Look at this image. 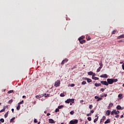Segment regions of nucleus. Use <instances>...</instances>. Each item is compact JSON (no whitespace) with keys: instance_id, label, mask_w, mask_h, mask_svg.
I'll return each instance as SVG.
<instances>
[{"instance_id":"obj_1","label":"nucleus","mask_w":124,"mask_h":124,"mask_svg":"<svg viewBox=\"0 0 124 124\" xmlns=\"http://www.w3.org/2000/svg\"><path fill=\"white\" fill-rule=\"evenodd\" d=\"M107 82L108 85H112V84L114 83V81H113V78H108Z\"/></svg>"},{"instance_id":"obj_2","label":"nucleus","mask_w":124,"mask_h":124,"mask_svg":"<svg viewBox=\"0 0 124 124\" xmlns=\"http://www.w3.org/2000/svg\"><path fill=\"white\" fill-rule=\"evenodd\" d=\"M78 124V120H71L69 122V124Z\"/></svg>"},{"instance_id":"obj_3","label":"nucleus","mask_w":124,"mask_h":124,"mask_svg":"<svg viewBox=\"0 0 124 124\" xmlns=\"http://www.w3.org/2000/svg\"><path fill=\"white\" fill-rule=\"evenodd\" d=\"M60 85H61V81L58 80H57L55 83H54V86L57 87H60Z\"/></svg>"},{"instance_id":"obj_4","label":"nucleus","mask_w":124,"mask_h":124,"mask_svg":"<svg viewBox=\"0 0 124 124\" xmlns=\"http://www.w3.org/2000/svg\"><path fill=\"white\" fill-rule=\"evenodd\" d=\"M67 62H68V59L65 58L64 60H63L62 62H61V64L62 65H63V64H64L65 63Z\"/></svg>"},{"instance_id":"obj_5","label":"nucleus","mask_w":124,"mask_h":124,"mask_svg":"<svg viewBox=\"0 0 124 124\" xmlns=\"http://www.w3.org/2000/svg\"><path fill=\"white\" fill-rule=\"evenodd\" d=\"M102 85H105V86H108V81H101Z\"/></svg>"},{"instance_id":"obj_6","label":"nucleus","mask_w":124,"mask_h":124,"mask_svg":"<svg viewBox=\"0 0 124 124\" xmlns=\"http://www.w3.org/2000/svg\"><path fill=\"white\" fill-rule=\"evenodd\" d=\"M100 77L101 78H108V75H107L106 74H105L100 76Z\"/></svg>"},{"instance_id":"obj_7","label":"nucleus","mask_w":124,"mask_h":124,"mask_svg":"<svg viewBox=\"0 0 124 124\" xmlns=\"http://www.w3.org/2000/svg\"><path fill=\"white\" fill-rule=\"evenodd\" d=\"M94 76H95V74H94V75L92 76V79H93V80H99V78Z\"/></svg>"},{"instance_id":"obj_8","label":"nucleus","mask_w":124,"mask_h":124,"mask_svg":"<svg viewBox=\"0 0 124 124\" xmlns=\"http://www.w3.org/2000/svg\"><path fill=\"white\" fill-rule=\"evenodd\" d=\"M95 99H97V101H100V100H102V97H99L97 96H95L94 97Z\"/></svg>"},{"instance_id":"obj_9","label":"nucleus","mask_w":124,"mask_h":124,"mask_svg":"<svg viewBox=\"0 0 124 124\" xmlns=\"http://www.w3.org/2000/svg\"><path fill=\"white\" fill-rule=\"evenodd\" d=\"M49 123V124H55V121L53 120L52 119H48Z\"/></svg>"},{"instance_id":"obj_10","label":"nucleus","mask_w":124,"mask_h":124,"mask_svg":"<svg viewBox=\"0 0 124 124\" xmlns=\"http://www.w3.org/2000/svg\"><path fill=\"white\" fill-rule=\"evenodd\" d=\"M78 41L80 44H84V43H86V40H78Z\"/></svg>"},{"instance_id":"obj_11","label":"nucleus","mask_w":124,"mask_h":124,"mask_svg":"<svg viewBox=\"0 0 124 124\" xmlns=\"http://www.w3.org/2000/svg\"><path fill=\"white\" fill-rule=\"evenodd\" d=\"M110 114H111L110 110H108L107 111H106V115H107V116H110Z\"/></svg>"},{"instance_id":"obj_12","label":"nucleus","mask_w":124,"mask_h":124,"mask_svg":"<svg viewBox=\"0 0 124 124\" xmlns=\"http://www.w3.org/2000/svg\"><path fill=\"white\" fill-rule=\"evenodd\" d=\"M43 96H44V95H37L35 97L37 99H39V98H41V97H43Z\"/></svg>"},{"instance_id":"obj_13","label":"nucleus","mask_w":124,"mask_h":124,"mask_svg":"<svg viewBox=\"0 0 124 124\" xmlns=\"http://www.w3.org/2000/svg\"><path fill=\"white\" fill-rule=\"evenodd\" d=\"M111 122V120H110V119H108L107 121H106L104 123L105 124H110Z\"/></svg>"},{"instance_id":"obj_14","label":"nucleus","mask_w":124,"mask_h":124,"mask_svg":"<svg viewBox=\"0 0 124 124\" xmlns=\"http://www.w3.org/2000/svg\"><path fill=\"white\" fill-rule=\"evenodd\" d=\"M118 39H121V38H124V34L121 35L117 37Z\"/></svg>"},{"instance_id":"obj_15","label":"nucleus","mask_w":124,"mask_h":124,"mask_svg":"<svg viewBox=\"0 0 124 124\" xmlns=\"http://www.w3.org/2000/svg\"><path fill=\"white\" fill-rule=\"evenodd\" d=\"M65 102V103H70V102H71V99H68Z\"/></svg>"},{"instance_id":"obj_16","label":"nucleus","mask_w":124,"mask_h":124,"mask_svg":"<svg viewBox=\"0 0 124 124\" xmlns=\"http://www.w3.org/2000/svg\"><path fill=\"white\" fill-rule=\"evenodd\" d=\"M86 39H87V41H89V40H91V38L90 36L87 35L86 37Z\"/></svg>"},{"instance_id":"obj_17","label":"nucleus","mask_w":124,"mask_h":124,"mask_svg":"<svg viewBox=\"0 0 124 124\" xmlns=\"http://www.w3.org/2000/svg\"><path fill=\"white\" fill-rule=\"evenodd\" d=\"M113 103H110L109 104V106L108 107V109H110V108H111V107H113Z\"/></svg>"},{"instance_id":"obj_18","label":"nucleus","mask_w":124,"mask_h":124,"mask_svg":"<svg viewBox=\"0 0 124 124\" xmlns=\"http://www.w3.org/2000/svg\"><path fill=\"white\" fill-rule=\"evenodd\" d=\"M85 38V36H81L78 38V40H83Z\"/></svg>"},{"instance_id":"obj_19","label":"nucleus","mask_w":124,"mask_h":124,"mask_svg":"<svg viewBox=\"0 0 124 124\" xmlns=\"http://www.w3.org/2000/svg\"><path fill=\"white\" fill-rule=\"evenodd\" d=\"M99 65H100V67H103V64H102V61H100L99 62Z\"/></svg>"},{"instance_id":"obj_20","label":"nucleus","mask_w":124,"mask_h":124,"mask_svg":"<svg viewBox=\"0 0 124 124\" xmlns=\"http://www.w3.org/2000/svg\"><path fill=\"white\" fill-rule=\"evenodd\" d=\"M94 86L95 87H100V86H101V83H95Z\"/></svg>"},{"instance_id":"obj_21","label":"nucleus","mask_w":124,"mask_h":124,"mask_svg":"<svg viewBox=\"0 0 124 124\" xmlns=\"http://www.w3.org/2000/svg\"><path fill=\"white\" fill-rule=\"evenodd\" d=\"M116 109H117V110H121V109H122V107H121V106H120V105H118L116 107Z\"/></svg>"},{"instance_id":"obj_22","label":"nucleus","mask_w":124,"mask_h":124,"mask_svg":"<svg viewBox=\"0 0 124 124\" xmlns=\"http://www.w3.org/2000/svg\"><path fill=\"white\" fill-rule=\"evenodd\" d=\"M88 75H93L94 74L93 73V72H92V71H90V72H89L88 73Z\"/></svg>"},{"instance_id":"obj_23","label":"nucleus","mask_w":124,"mask_h":124,"mask_svg":"<svg viewBox=\"0 0 124 124\" xmlns=\"http://www.w3.org/2000/svg\"><path fill=\"white\" fill-rule=\"evenodd\" d=\"M118 114H120V111L117 110L116 111V109H115V115H118Z\"/></svg>"},{"instance_id":"obj_24","label":"nucleus","mask_w":124,"mask_h":124,"mask_svg":"<svg viewBox=\"0 0 124 124\" xmlns=\"http://www.w3.org/2000/svg\"><path fill=\"white\" fill-rule=\"evenodd\" d=\"M13 102V99H11L8 101V104H11V103H12Z\"/></svg>"},{"instance_id":"obj_25","label":"nucleus","mask_w":124,"mask_h":124,"mask_svg":"<svg viewBox=\"0 0 124 124\" xmlns=\"http://www.w3.org/2000/svg\"><path fill=\"white\" fill-rule=\"evenodd\" d=\"M21 108V106L20 105H18L17 107H16V109L19 110Z\"/></svg>"},{"instance_id":"obj_26","label":"nucleus","mask_w":124,"mask_h":124,"mask_svg":"<svg viewBox=\"0 0 124 124\" xmlns=\"http://www.w3.org/2000/svg\"><path fill=\"white\" fill-rule=\"evenodd\" d=\"M101 68H102L101 67H99L96 71V72H99V71H100V70H101Z\"/></svg>"},{"instance_id":"obj_27","label":"nucleus","mask_w":124,"mask_h":124,"mask_svg":"<svg viewBox=\"0 0 124 124\" xmlns=\"http://www.w3.org/2000/svg\"><path fill=\"white\" fill-rule=\"evenodd\" d=\"M112 80H113V83H116V82H118V79L117 78H116V79L112 78Z\"/></svg>"},{"instance_id":"obj_28","label":"nucleus","mask_w":124,"mask_h":124,"mask_svg":"<svg viewBox=\"0 0 124 124\" xmlns=\"http://www.w3.org/2000/svg\"><path fill=\"white\" fill-rule=\"evenodd\" d=\"M87 81L88 83H91L92 81V80L90 78H87Z\"/></svg>"},{"instance_id":"obj_29","label":"nucleus","mask_w":124,"mask_h":124,"mask_svg":"<svg viewBox=\"0 0 124 124\" xmlns=\"http://www.w3.org/2000/svg\"><path fill=\"white\" fill-rule=\"evenodd\" d=\"M97 121H98V117H97V118H95L93 120V123H96V122H97Z\"/></svg>"},{"instance_id":"obj_30","label":"nucleus","mask_w":124,"mask_h":124,"mask_svg":"<svg viewBox=\"0 0 124 124\" xmlns=\"http://www.w3.org/2000/svg\"><path fill=\"white\" fill-rule=\"evenodd\" d=\"M116 32H117V30H114L112 31L111 34H116Z\"/></svg>"},{"instance_id":"obj_31","label":"nucleus","mask_w":124,"mask_h":124,"mask_svg":"<svg viewBox=\"0 0 124 124\" xmlns=\"http://www.w3.org/2000/svg\"><path fill=\"white\" fill-rule=\"evenodd\" d=\"M60 96L61 97H63L65 96V95H64V94L63 93H62L60 94Z\"/></svg>"},{"instance_id":"obj_32","label":"nucleus","mask_w":124,"mask_h":124,"mask_svg":"<svg viewBox=\"0 0 124 124\" xmlns=\"http://www.w3.org/2000/svg\"><path fill=\"white\" fill-rule=\"evenodd\" d=\"M58 109H62V108H63V106H62V105L59 106H58Z\"/></svg>"},{"instance_id":"obj_33","label":"nucleus","mask_w":124,"mask_h":124,"mask_svg":"<svg viewBox=\"0 0 124 124\" xmlns=\"http://www.w3.org/2000/svg\"><path fill=\"white\" fill-rule=\"evenodd\" d=\"M14 120H15V117H13V118H12L10 121V123H12V122H13V121H14Z\"/></svg>"},{"instance_id":"obj_34","label":"nucleus","mask_w":124,"mask_h":124,"mask_svg":"<svg viewBox=\"0 0 124 124\" xmlns=\"http://www.w3.org/2000/svg\"><path fill=\"white\" fill-rule=\"evenodd\" d=\"M8 116V112H7L4 115V117L5 118H7Z\"/></svg>"},{"instance_id":"obj_35","label":"nucleus","mask_w":124,"mask_h":124,"mask_svg":"<svg viewBox=\"0 0 124 124\" xmlns=\"http://www.w3.org/2000/svg\"><path fill=\"white\" fill-rule=\"evenodd\" d=\"M87 84V82L83 81H82V82L81 83V85H86Z\"/></svg>"},{"instance_id":"obj_36","label":"nucleus","mask_w":124,"mask_h":124,"mask_svg":"<svg viewBox=\"0 0 124 124\" xmlns=\"http://www.w3.org/2000/svg\"><path fill=\"white\" fill-rule=\"evenodd\" d=\"M57 112H60V108H59L55 109V113H57Z\"/></svg>"},{"instance_id":"obj_37","label":"nucleus","mask_w":124,"mask_h":124,"mask_svg":"<svg viewBox=\"0 0 124 124\" xmlns=\"http://www.w3.org/2000/svg\"><path fill=\"white\" fill-rule=\"evenodd\" d=\"M0 122H1V123H4V119H3V118L0 119Z\"/></svg>"},{"instance_id":"obj_38","label":"nucleus","mask_w":124,"mask_h":124,"mask_svg":"<svg viewBox=\"0 0 124 124\" xmlns=\"http://www.w3.org/2000/svg\"><path fill=\"white\" fill-rule=\"evenodd\" d=\"M23 102H24V100H22V101L18 103V105H21V104H23Z\"/></svg>"},{"instance_id":"obj_39","label":"nucleus","mask_w":124,"mask_h":124,"mask_svg":"<svg viewBox=\"0 0 124 124\" xmlns=\"http://www.w3.org/2000/svg\"><path fill=\"white\" fill-rule=\"evenodd\" d=\"M14 91L13 90H10V91H9L8 92V93H13Z\"/></svg>"},{"instance_id":"obj_40","label":"nucleus","mask_w":124,"mask_h":124,"mask_svg":"<svg viewBox=\"0 0 124 124\" xmlns=\"http://www.w3.org/2000/svg\"><path fill=\"white\" fill-rule=\"evenodd\" d=\"M115 114V109L111 112V115H114Z\"/></svg>"},{"instance_id":"obj_41","label":"nucleus","mask_w":124,"mask_h":124,"mask_svg":"<svg viewBox=\"0 0 124 124\" xmlns=\"http://www.w3.org/2000/svg\"><path fill=\"white\" fill-rule=\"evenodd\" d=\"M70 114L71 115H74V111H71V112H70Z\"/></svg>"},{"instance_id":"obj_42","label":"nucleus","mask_w":124,"mask_h":124,"mask_svg":"<svg viewBox=\"0 0 124 124\" xmlns=\"http://www.w3.org/2000/svg\"><path fill=\"white\" fill-rule=\"evenodd\" d=\"M5 111V108H3L0 111V113H2V112H4Z\"/></svg>"},{"instance_id":"obj_43","label":"nucleus","mask_w":124,"mask_h":124,"mask_svg":"<svg viewBox=\"0 0 124 124\" xmlns=\"http://www.w3.org/2000/svg\"><path fill=\"white\" fill-rule=\"evenodd\" d=\"M87 119L88 121H89V122H91V121H92V117H88Z\"/></svg>"},{"instance_id":"obj_44","label":"nucleus","mask_w":124,"mask_h":124,"mask_svg":"<svg viewBox=\"0 0 124 124\" xmlns=\"http://www.w3.org/2000/svg\"><path fill=\"white\" fill-rule=\"evenodd\" d=\"M118 97L121 98L123 97V95L122 94H119L118 95Z\"/></svg>"},{"instance_id":"obj_45","label":"nucleus","mask_w":124,"mask_h":124,"mask_svg":"<svg viewBox=\"0 0 124 124\" xmlns=\"http://www.w3.org/2000/svg\"><path fill=\"white\" fill-rule=\"evenodd\" d=\"M93 106L92 105H90L89 106V109H92V108H93Z\"/></svg>"},{"instance_id":"obj_46","label":"nucleus","mask_w":124,"mask_h":124,"mask_svg":"<svg viewBox=\"0 0 124 124\" xmlns=\"http://www.w3.org/2000/svg\"><path fill=\"white\" fill-rule=\"evenodd\" d=\"M71 102L72 103H74V99H71Z\"/></svg>"},{"instance_id":"obj_47","label":"nucleus","mask_w":124,"mask_h":124,"mask_svg":"<svg viewBox=\"0 0 124 124\" xmlns=\"http://www.w3.org/2000/svg\"><path fill=\"white\" fill-rule=\"evenodd\" d=\"M75 68H76V66H74L72 68H71L72 70H73V69H75Z\"/></svg>"},{"instance_id":"obj_48","label":"nucleus","mask_w":124,"mask_h":124,"mask_svg":"<svg viewBox=\"0 0 124 124\" xmlns=\"http://www.w3.org/2000/svg\"><path fill=\"white\" fill-rule=\"evenodd\" d=\"M117 115H116L115 116V118H120V115L119 114H116Z\"/></svg>"},{"instance_id":"obj_49","label":"nucleus","mask_w":124,"mask_h":124,"mask_svg":"<svg viewBox=\"0 0 124 124\" xmlns=\"http://www.w3.org/2000/svg\"><path fill=\"white\" fill-rule=\"evenodd\" d=\"M88 78H83V80H86L87 81V80H88Z\"/></svg>"},{"instance_id":"obj_50","label":"nucleus","mask_w":124,"mask_h":124,"mask_svg":"<svg viewBox=\"0 0 124 124\" xmlns=\"http://www.w3.org/2000/svg\"><path fill=\"white\" fill-rule=\"evenodd\" d=\"M37 120H36V119H34V123H35V124H36V123H37Z\"/></svg>"},{"instance_id":"obj_51","label":"nucleus","mask_w":124,"mask_h":124,"mask_svg":"<svg viewBox=\"0 0 124 124\" xmlns=\"http://www.w3.org/2000/svg\"><path fill=\"white\" fill-rule=\"evenodd\" d=\"M87 117H89V116H92V113H90L87 114Z\"/></svg>"},{"instance_id":"obj_52","label":"nucleus","mask_w":124,"mask_h":124,"mask_svg":"<svg viewBox=\"0 0 124 124\" xmlns=\"http://www.w3.org/2000/svg\"><path fill=\"white\" fill-rule=\"evenodd\" d=\"M122 68L124 70V63L122 64Z\"/></svg>"},{"instance_id":"obj_53","label":"nucleus","mask_w":124,"mask_h":124,"mask_svg":"<svg viewBox=\"0 0 124 124\" xmlns=\"http://www.w3.org/2000/svg\"><path fill=\"white\" fill-rule=\"evenodd\" d=\"M104 121V119H101L100 120V123L101 124V123H102V122H103Z\"/></svg>"},{"instance_id":"obj_54","label":"nucleus","mask_w":124,"mask_h":124,"mask_svg":"<svg viewBox=\"0 0 124 124\" xmlns=\"http://www.w3.org/2000/svg\"><path fill=\"white\" fill-rule=\"evenodd\" d=\"M49 95H50V94H47L46 96H45V97H49Z\"/></svg>"},{"instance_id":"obj_55","label":"nucleus","mask_w":124,"mask_h":124,"mask_svg":"<svg viewBox=\"0 0 124 124\" xmlns=\"http://www.w3.org/2000/svg\"><path fill=\"white\" fill-rule=\"evenodd\" d=\"M74 86H75V84H72L71 85V87H74Z\"/></svg>"},{"instance_id":"obj_56","label":"nucleus","mask_w":124,"mask_h":124,"mask_svg":"<svg viewBox=\"0 0 124 124\" xmlns=\"http://www.w3.org/2000/svg\"><path fill=\"white\" fill-rule=\"evenodd\" d=\"M94 112V111L93 110H92L91 111V113H93Z\"/></svg>"},{"instance_id":"obj_57","label":"nucleus","mask_w":124,"mask_h":124,"mask_svg":"<svg viewBox=\"0 0 124 124\" xmlns=\"http://www.w3.org/2000/svg\"><path fill=\"white\" fill-rule=\"evenodd\" d=\"M103 119H104V120H106V117L103 116Z\"/></svg>"},{"instance_id":"obj_58","label":"nucleus","mask_w":124,"mask_h":124,"mask_svg":"<svg viewBox=\"0 0 124 124\" xmlns=\"http://www.w3.org/2000/svg\"><path fill=\"white\" fill-rule=\"evenodd\" d=\"M101 90L102 91V92H104L105 90L104 88H101Z\"/></svg>"},{"instance_id":"obj_59","label":"nucleus","mask_w":124,"mask_h":124,"mask_svg":"<svg viewBox=\"0 0 124 124\" xmlns=\"http://www.w3.org/2000/svg\"><path fill=\"white\" fill-rule=\"evenodd\" d=\"M88 123H89V122L88 121H86L85 123V124H87Z\"/></svg>"},{"instance_id":"obj_60","label":"nucleus","mask_w":124,"mask_h":124,"mask_svg":"<svg viewBox=\"0 0 124 124\" xmlns=\"http://www.w3.org/2000/svg\"><path fill=\"white\" fill-rule=\"evenodd\" d=\"M50 115H51V113H47V114H46V116H50Z\"/></svg>"},{"instance_id":"obj_61","label":"nucleus","mask_w":124,"mask_h":124,"mask_svg":"<svg viewBox=\"0 0 124 124\" xmlns=\"http://www.w3.org/2000/svg\"><path fill=\"white\" fill-rule=\"evenodd\" d=\"M12 112H13V113H14V108H12Z\"/></svg>"},{"instance_id":"obj_62","label":"nucleus","mask_w":124,"mask_h":124,"mask_svg":"<svg viewBox=\"0 0 124 124\" xmlns=\"http://www.w3.org/2000/svg\"><path fill=\"white\" fill-rule=\"evenodd\" d=\"M104 96H105V97H106V96H107V94H105Z\"/></svg>"},{"instance_id":"obj_63","label":"nucleus","mask_w":124,"mask_h":124,"mask_svg":"<svg viewBox=\"0 0 124 124\" xmlns=\"http://www.w3.org/2000/svg\"><path fill=\"white\" fill-rule=\"evenodd\" d=\"M44 113H45V114H46V113H47V110H45V111H44Z\"/></svg>"},{"instance_id":"obj_64","label":"nucleus","mask_w":124,"mask_h":124,"mask_svg":"<svg viewBox=\"0 0 124 124\" xmlns=\"http://www.w3.org/2000/svg\"><path fill=\"white\" fill-rule=\"evenodd\" d=\"M121 118H124V115H122L121 116Z\"/></svg>"}]
</instances>
